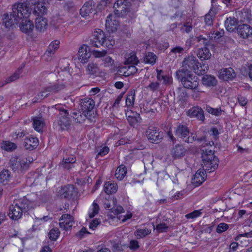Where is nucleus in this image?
<instances>
[{"label": "nucleus", "instance_id": "16", "mask_svg": "<svg viewBox=\"0 0 252 252\" xmlns=\"http://www.w3.org/2000/svg\"><path fill=\"white\" fill-rule=\"evenodd\" d=\"M91 54L90 53V48L87 45H82L79 49L78 52V59L81 63H85L89 61Z\"/></svg>", "mask_w": 252, "mask_h": 252}, {"label": "nucleus", "instance_id": "2", "mask_svg": "<svg viewBox=\"0 0 252 252\" xmlns=\"http://www.w3.org/2000/svg\"><path fill=\"white\" fill-rule=\"evenodd\" d=\"M23 6V4H14L12 6V12L3 15L2 23L6 28H10L17 25L23 15L26 16L29 13V9Z\"/></svg>", "mask_w": 252, "mask_h": 252}, {"label": "nucleus", "instance_id": "46", "mask_svg": "<svg viewBox=\"0 0 252 252\" xmlns=\"http://www.w3.org/2000/svg\"><path fill=\"white\" fill-rule=\"evenodd\" d=\"M156 56L153 53H148L144 58V62L146 63L154 64L156 63Z\"/></svg>", "mask_w": 252, "mask_h": 252}, {"label": "nucleus", "instance_id": "29", "mask_svg": "<svg viewBox=\"0 0 252 252\" xmlns=\"http://www.w3.org/2000/svg\"><path fill=\"white\" fill-rule=\"evenodd\" d=\"M65 87V84L55 83L45 87L48 94L50 95L53 94L57 93Z\"/></svg>", "mask_w": 252, "mask_h": 252}, {"label": "nucleus", "instance_id": "35", "mask_svg": "<svg viewBox=\"0 0 252 252\" xmlns=\"http://www.w3.org/2000/svg\"><path fill=\"white\" fill-rule=\"evenodd\" d=\"M59 41L55 40L52 42L48 46L47 50H46L45 55L47 56L51 57L53 56L56 50H57L59 47Z\"/></svg>", "mask_w": 252, "mask_h": 252}, {"label": "nucleus", "instance_id": "20", "mask_svg": "<svg viewBox=\"0 0 252 252\" xmlns=\"http://www.w3.org/2000/svg\"><path fill=\"white\" fill-rule=\"evenodd\" d=\"M188 151L187 149L182 144H177L171 150V155L175 159L181 158L184 157Z\"/></svg>", "mask_w": 252, "mask_h": 252}, {"label": "nucleus", "instance_id": "26", "mask_svg": "<svg viewBox=\"0 0 252 252\" xmlns=\"http://www.w3.org/2000/svg\"><path fill=\"white\" fill-rule=\"evenodd\" d=\"M76 161V158L74 155H70L64 157L63 161L60 164V166L63 168L69 170L74 167V164Z\"/></svg>", "mask_w": 252, "mask_h": 252}, {"label": "nucleus", "instance_id": "44", "mask_svg": "<svg viewBox=\"0 0 252 252\" xmlns=\"http://www.w3.org/2000/svg\"><path fill=\"white\" fill-rule=\"evenodd\" d=\"M127 119L129 124L133 126L137 124L141 123L142 121V119L139 114H136L135 116H129Z\"/></svg>", "mask_w": 252, "mask_h": 252}, {"label": "nucleus", "instance_id": "14", "mask_svg": "<svg viewBox=\"0 0 252 252\" xmlns=\"http://www.w3.org/2000/svg\"><path fill=\"white\" fill-rule=\"evenodd\" d=\"M199 65V62L195 57L189 56L184 59L183 62V67L182 70L186 71H193L196 69L197 66Z\"/></svg>", "mask_w": 252, "mask_h": 252}, {"label": "nucleus", "instance_id": "51", "mask_svg": "<svg viewBox=\"0 0 252 252\" xmlns=\"http://www.w3.org/2000/svg\"><path fill=\"white\" fill-rule=\"evenodd\" d=\"M60 234V232L58 228H52L49 232V238L51 240L55 241L59 236Z\"/></svg>", "mask_w": 252, "mask_h": 252}, {"label": "nucleus", "instance_id": "11", "mask_svg": "<svg viewBox=\"0 0 252 252\" xmlns=\"http://www.w3.org/2000/svg\"><path fill=\"white\" fill-rule=\"evenodd\" d=\"M146 133L148 139L152 143H158L163 137V133L157 127H149Z\"/></svg>", "mask_w": 252, "mask_h": 252}, {"label": "nucleus", "instance_id": "45", "mask_svg": "<svg viewBox=\"0 0 252 252\" xmlns=\"http://www.w3.org/2000/svg\"><path fill=\"white\" fill-rule=\"evenodd\" d=\"M135 99V93L133 91H131L127 94L126 100V104L127 107H132L134 105Z\"/></svg>", "mask_w": 252, "mask_h": 252}, {"label": "nucleus", "instance_id": "58", "mask_svg": "<svg viewBox=\"0 0 252 252\" xmlns=\"http://www.w3.org/2000/svg\"><path fill=\"white\" fill-rule=\"evenodd\" d=\"M113 205V207L111 208L110 210L111 212L113 213L115 215H118L124 212V209L122 206H117L115 204Z\"/></svg>", "mask_w": 252, "mask_h": 252}, {"label": "nucleus", "instance_id": "4", "mask_svg": "<svg viewBox=\"0 0 252 252\" xmlns=\"http://www.w3.org/2000/svg\"><path fill=\"white\" fill-rule=\"evenodd\" d=\"M175 134L178 138L187 143H192L196 139V134L193 133L190 134L189 130L185 125H178L175 128Z\"/></svg>", "mask_w": 252, "mask_h": 252}, {"label": "nucleus", "instance_id": "8", "mask_svg": "<svg viewBox=\"0 0 252 252\" xmlns=\"http://www.w3.org/2000/svg\"><path fill=\"white\" fill-rule=\"evenodd\" d=\"M78 191L73 185H68L61 188L57 191L58 196L62 198L74 199L77 197Z\"/></svg>", "mask_w": 252, "mask_h": 252}, {"label": "nucleus", "instance_id": "53", "mask_svg": "<svg viewBox=\"0 0 252 252\" xmlns=\"http://www.w3.org/2000/svg\"><path fill=\"white\" fill-rule=\"evenodd\" d=\"M22 67L20 69H18L12 75L10 76L6 81L7 83L12 82L18 79L20 77V75L22 72Z\"/></svg>", "mask_w": 252, "mask_h": 252}, {"label": "nucleus", "instance_id": "52", "mask_svg": "<svg viewBox=\"0 0 252 252\" xmlns=\"http://www.w3.org/2000/svg\"><path fill=\"white\" fill-rule=\"evenodd\" d=\"M114 44L115 40L111 36H108L107 37H105L103 41V44L101 46L111 48Z\"/></svg>", "mask_w": 252, "mask_h": 252}, {"label": "nucleus", "instance_id": "40", "mask_svg": "<svg viewBox=\"0 0 252 252\" xmlns=\"http://www.w3.org/2000/svg\"><path fill=\"white\" fill-rule=\"evenodd\" d=\"M10 178V173L8 170H3L0 173V184H6Z\"/></svg>", "mask_w": 252, "mask_h": 252}, {"label": "nucleus", "instance_id": "56", "mask_svg": "<svg viewBox=\"0 0 252 252\" xmlns=\"http://www.w3.org/2000/svg\"><path fill=\"white\" fill-rule=\"evenodd\" d=\"M38 0H24L25 3H19V4H23L24 7L27 8L29 9V13L30 12V8L32 5L34 6L35 4L37 3Z\"/></svg>", "mask_w": 252, "mask_h": 252}, {"label": "nucleus", "instance_id": "22", "mask_svg": "<svg viewBox=\"0 0 252 252\" xmlns=\"http://www.w3.org/2000/svg\"><path fill=\"white\" fill-rule=\"evenodd\" d=\"M236 76V74L233 69L231 67L223 68L219 71V78L224 81L232 80Z\"/></svg>", "mask_w": 252, "mask_h": 252}, {"label": "nucleus", "instance_id": "5", "mask_svg": "<svg viewBox=\"0 0 252 252\" xmlns=\"http://www.w3.org/2000/svg\"><path fill=\"white\" fill-rule=\"evenodd\" d=\"M30 163V160L18 156L12 157L9 162L10 167L14 172H21L26 171Z\"/></svg>", "mask_w": 252, "mask_h": 252}, {"label": "nucleus", "instance_id": "43", "mask_svg": "<svg viewBox=\"0 0 252 252\" xmlns=\"http://www.w3.org/2000/svg\"><path fill=\"white\" fill-rule=\"evenodd\" d=\"M1 148L6 151H12L16 149V145L8 141H3L1 143Z\"/></svg>", "mask_w": 252, "mask_h": 252}, {"label": "nucleus", "instance_id": "6", "mask_svg": "<svg viewBox=\"0 0 252 252\" xmlns=\"http://www.w3.org/2000/svg\"><path fill=\"white\" fill-rule=\"evenodd\" d=\"M80 108L82 111L88 117V121L90 122L95 121V114L93 111L94 107V101L90 98L85 97L80 101Z\"/></svg>", "mask_w": 252, "mask_h": 252}, {"label": "nucleus", "instance_id": "57", "mask_svg": "<svg viewBox=\"0 0 252 252\" xmlns=\"http://www.w3.org/2000/svg\"><path fill=\"white\" fill-rule=\"evenodd\" d=\"M93 211H92V212H90L89 214V217L90 218H92L94 217L96 214H98L99 210V207L96 203L94 202V203L93 204Z\"/></svg>", "mask_w": 252, "mask_h": 252}, {"label": "nucleus", "instance_id": "36", "mask_svg": "<svg viewBox=\"0 0 252 252\" xmlns=\"http://www.w3.org/2000/svg\"><path fill=\"white\" fill-rule=\"evenodd\" d=\"M127 172L126 167L124 165H120L116 169L115 174V177L119 180L124 179Z\"/></svg>", "mask_w": 252, "mask_h": 252}, {"label": "nucleus", "instance_id": "27", "mask_svg": "<svg viewBox=\"0 0 252 252\" xmlns=\"http://www.w3.org/2000/svg\"><path fill=\"white\" fill-rule=\"evenodd\" d=\"M45 126L44 119L41 116H36L32 119V126L35 130L42 132Z\"/></svg>", "mask_w": 252, "mask_h": 252}, {"label": "nucleus", "instance_id": "15", "mask_svg": "<svg viewBox=\"0 0 252 252\" xmlns=\"http://www.w3.org/2000/svg\"><path fill=\"white\" fill-rule=\"evenodd\" d=\"M116 17H117L112 13L109 14L107 17L105 27L109 32H113L117 30L119 26V22Z\"/></svg>", "mask_w": 252, "mask_h": 252}, {"label": "nucleus", "instance_id": "64", "mask_svg": "<svg viewBox=\"0 0 252 252\" xmlns=\"http://www.w3.org/2000/svg\"><path fill=\"white\" fill-rule=\"evenodd\" d=\"M168 226L165 223H160L156 226V229L159 233L167 231Z\"/></svg>", "mask_w": 252, "mask_h": 252}, {"label": "nucleus", "instance_id": "17", "mask_svg": "<svg viewBox=\"0 0 252 252\" xmlns=\"http://www.w3.org/2000/svg\"><path fill=\"white\" fill-rule=\"evenodd\" d=\"M47 5L44 2H38L33 7V14L37 17H45L48 12Z\"/></svg>", "mask_w": 252, "mask_h": 252}, {"label": "nucleus", "instance_id": "32", "mask_svg": "<svg viewBox=\"0 0 252 252\" xmlns=\"http://www.w3.org/2000/svg\"><path fill=\"white\" fill-rule=\"evenodd\" d=\"M226 29L229 32H232L236 29L238 24L237 20L234 17H228L225 21Z\"/></svg>", "mask_w": 252, "mask_h": 252}, {"label": "nucleus", "instance_id": "38", "mask_svg": "<svg viewBox=\"0 0 252 252\" xmlns=\"http://www.w3.org/2000/svg\"><path fill=\"white\" fill-rule=\"evenodd\" d=\"M211 56L209 50L207 48L200 49L197 54L198 57L201 60H208Z\"/></svg>", "mask_w": 252, "mask_h": 252}, {"label": "nucleus", "instance_id": "10", "mask_svg": "<svg viewBox=\"0 0 252 252\" xmlns=\"http://www.w3.org/2000/svg\"><path fill=\"white\" fill-rule=\"evenodd\" d=\"M204 168L205 170L209 173L214 171L218 167V158L214 155L204 156L203 158Z\"/></svg>", "mask_w": 252, "mask_h": 252}, {"label": "nucleus", "instance_id": "50", "mask_svg": "<svg viewBox=\"0 0 252 252\" xmlns=\"http://www.w3.org/2000/svg\"><path fill=\"white\" fill-rule=\"evenodd\" d=\"M240 14V21L242 22H249L251 19L252 14L250 11L243 10Z\"/></svg>", "mask_w": 252, "mask_h": 252}, {"label": "nucleus", "instance_id": "62", "mask_svg": "<svg viewBox=\"0 0 252 252\" xmlns=\"http://www.w3.org/2000/svg\"><path fill=\"white\" fill-rule=\"evenodd\" d=\"M100 224V221H99L98 219H93L89 222V228L92 230H95Z\"/></svg>", "mask_w": 252, "mask_h": 252}, {"label": "nucleus", "instance_id": "24", "mask_svg": "<svg viewBox=\"0 0 252 252\" xmlns=\"http://www.w3.org/2000/svg\"><path fill=\"white\" fill-rule=\"evenodd\" d=\"M204 169H199L195 173L192 179V184L195 187L200 186L206 180V172Z\"/></svg>", "mask_w": 252, "mask_h": 252}, {"label": "nucleus", "instance_id": "49", "mask_svg": "<svg viewBox=\"0 0 252 252\" xmlns=\"http://www.w3.org/2000/svg\"><path fill=\"white\" fill-rule=\"evenodd\" d=\"M205 109L209 113L216 116L220 115L222 111L220 108H214L208 105H206Z\"/></svg>", "mask_w": 252, "mask_h": 252}, {"label": "nucleus", "instance_id": "39", "mask_svg": "<svg viewBox=\"0 0 252 252\" xmlns=\"http://www.w3.org/2000/svg\"><path fill=\"white\" fill-rule=\"evenodd\" d=\"M86 71L89 74L95 75L99 72V68L96 63H90L87 65Z\"/></svg>", "mask_w": 252, "mask_h": 252}, {"label": "nucleus", "instance_id": "61", "mask_svg": "<svg viewBox=\"0 0 252 252\" xmlns=\"http://www.w3.org/2000/svg\"><path fill=\"white\" fill-rule=\"evenodd\" d=\"M228 228V225L225 223H220L217 228L216 231L218 233H221L225 231Z\"/></svg>", "mask_w": 252, "mask_h": 252}, {"label": "nucleus", "instance_id": "54", "mask_svg": "<svg viewBox=\"0 0 252 252\" xmlns=\"http://www.w3.org/2000/svg\"><path fill=\"white\" fill-rule=\"evenodd\" d=\"M151 231L147 228L139 229L136 231V236L139 238H143L149 234Z\"/></svg>", "mask_w": 252, "mask_h": 252}, {"label": "nucleus", "instance_id": "28", "mask_svg": "<svg viewBox=\"0 0 252 252\" xmlns=\"http://www.w3.org/2000/svg\"><path fill=\"white\" fill-rule=\"evenodd\" d=\"M65 87V84L55 83L45 87L48 94L50 95L53 94L57 93Z\"/></svg>", "mask_w": 252, "mask_h": 252}, {"label": "nucleus", "instance_id": "7", "mask_svg": "<svg viewBox=\"0 0 252 252\" xmlns=\"http://www.w3.org/2000/svg\"><path fill=\"white\" fill-rule=\"evenodd\" d=\"M57 109L60 110V114L55 125H57L59 128L62 130L68 129L71 124L70 119L68 117V113L67 110L60 108V106Z\"/></svg>", "mask_w": 252, "mask_h": 252}, {"label": "nucleus", "instance_id": "18", "mask_svg": "<svg viewBox=\"0 0 252 252\" xmlns=\"http://www.w3.org/2000/svg\"><path fill=\"white\" fill-rule=\"evenodd\" d=\"M29 13L27 14L26 16L22 17L21 19V23L20 25L21 31L25 33H30L33 30L34 26L32 22L27 19Z\"/></svg>", "mask_w": 252, "mask_h": 252}, {"label": "nucleus", "instance_id": "55", "mask_svg": "<svg viewBox=\"0 0 252 252\" xmlns=\"http://www.w3.org/2000/svg\"><path fill=\"white\" fill-rule=\"evenodd\" d=\"M136 16V14L135 12L133 10H130V8H129L127 10H126V14L123 17L126 18L128 21H129L135 18Z\"/></svg>", "mask_w": 252, "mask_h": 252}, {"label": "nucleus", "instance_id": "21", "mask_svg": "<svg viewBox=\"0 0 252 252\" xmlns=\"http://www.w3.org/2000/svg\"><path fill=\"white\" fill-rule=\"evenodd\" d=\"M95 2L93 0H89L85 3L80 10L82 17H85L94 11Z\"/></svg>", "mask_w": 252, "mask_h": 252}, {"label": "nucleus", "instance_id": "48", "mask_svg": "<svg viewBox=\"0 0 252 252\" xmlns=\"http://www.w3.org/2000/svg\"><path fill=\"white\" fill-rule=\"evenodd\" d=\"M224 34V31L221 30L220 31L213 30L209 33V37L211 39H217L222 37Z\"/></svg>", "mask_w": 252, "mask_h": 252}, {"label": "nucleus", "instance_id": "9", "mask_svg": "<svg viewBox=\"0 0 252 252\" xmlns=\"http://www.w3.org/2000/svg\"><path fill=\"white\" fill-rule=\"evenodd\" d=\"M130 3L128 0H117L114 4V14L117 17H124L126 10L130 8Z\"/></svg>", "mask_w": 252, "mask_h": 252}, {"label": "nucleus", "instance_id": "37", "mask_svg": "<svg viewBox=\"0 0 252 252\" xmlns=\"http://www.w3.org/2000/svg\"><path fill=\"white\" fill-rule=\"evenodd\" d=\"M49 96L48 92L45 88L39 92L32 99V102L33 103H38L41 102L45 98Z\"/></svg>", "mask_w": 252, "mask_h": 252}, {"label": "nucleus", "instance_id": "23", "mask_svg": "<svg viewBox=\"0 0 252 252\" xmlns=\"http://www.w3.org/2000/svg\"><path fill=\"white\" fill-rule=\"evenodd\" d=\"M188 115L191 118H196L199 121L203 122L205 120L204 111L198 106L193 107L188 111Z\"/></svg>", "mask_w": 252, "mask_h": 252}, {"label": "nucleus", "instance_id": "3", "mask_svg": "<svg viewBox=\"0 0 252 252\" xmlns=\"http://www.w3.org/2000/svg\"><path fill=\"white\" fill-rule=\"evenodd\" d=\"M176 77L179 80L183 86L186 89L193 91L196 97L200 93L204 91L198 87L199 82L198 78L193 75L190 71L179 70L176 72Z\"/></svg>", "mask_w": 252, "mask_h": 252}, {"label": "nucleus", "instance_id": "34", "mask_svg": "<svg viewBox=\"0 0 252 252\" xmlns=\"http://www.w3.org/2000/svg\"><path fill=\"white\" fill-rule=\"evenodd\" d=\"M118 189V186L116 183L111 182H107L104 185V191L107 194L115 193Z\"/></svg>", "mask_w": 252, "mask_h": 252}, {"label": "nucleus", "instance_id": "47", "mask_svg": "<svg viewBox=\"0 0 252 252\" xmlns=\"http://www.w3.org/2000/svg\"><path fill=\"white\" fill-rule=\"evenodd\" d=\"M214 15V10H212V9H211L209 12L205 16L204 21L206 25L211 26L213 24V16Z\"/></svg>", "mask_w": 252, "mask_h": 252}, {"label": "nucleus", "instance_id": "41", "mask_svg": "<svg viewBox=\"0 0 252 252\" xmlns=\"http://www.w3.org/2000/svg\"><path fill=\"white\" fill-rule=\"evenodd\" d=\"M208 65L207 64L199 63V65H197L196 69H194V73L198 75H202L205 74L208 70Z\"/></svg>", "mask_w": 252, "mask_h": 252}, {"label": "nucleus", "instance_id": "31", "mask_svg": "<svg viewBox=\"0 0 252 252\" xmlns=\"http://www.w3.org/2000/svg\"><path fill=\"white\" fill-rule=\"evenodd\" d=\"M202 84L207 87H214L217 85V80L213 75H205L202 79Z\"/></svg>", "mask_w": 252, "mask_h": 252}, {"label": "nucleus", "instance_id": "33", "mask_svg": "<svg viewBox=\"0 0 252 252\" xmlns=\"http://www.w3.org/2000/svg\"><path fill=\"white\" fill-rule=\"evenodd\" d=\"M72 117L76 123H82L86 119L88 120V117L87 116V114L83 112L81 113L80 112L77 110H75L73 112Z\"/></svg>", "mask_w": 252, "mask_h": 252}, {"label": "nucleus", "instance_id": "63", "mask_svg": "<svg viewBox=\"0 0 252 252\" xmlns=\"http://www.w3.org/2000/svg\"><path fill=\"white\" fill-rule=\"evenodd\" d=\"M192 24L190 22L185 23L183 25V26L181 28V30L183 32H186L187 33L190 32L192 31Z\"/></svg>", "mask_w": 252, "mask_h": 252}, {"label": "nucleus", "instance_id": "13", "mask_svg": "<svg viewBox=\"0 0 252 252\" xmlns=\"http://www.w3.org/2000/svg\"><path fill=\"white\" fill-rule=\"evenodd\" d=\"M74 223L73 217L69 214H66L62 216L60 219L59 225L61 229L68 230L72 227Z\"/></svg>", "mask_w": 252, "mask_h": 252}, {"label": "nucleus", "instance_id": "1", "mask_svg": "<svg viewBox=\"0 0 252 252\" xmlns=\"http://www.w3.org/2000/svg\"><path fill=\"white\" fill-rule=\"evenodd\" d=\"M39 201L37 194L34 193L28 198L24 197L18 203L10 206L8 215L11 219L17 220L21 218L23 213L27 212L38 206Z\"/></svg>", "mask_w": 252, "mask_h": 252}, {"label": "nucleus", "instance_id": "59", "mask_svg": "<svg viewBox=\"0 0 252 252\" xmlns=\"http://www.w3.org/2000/svg\"><path fill=\"white\" fill-rule=\"evenodd\" d=\"M202 213L200 210H194L191 213L185 215V217L188 219H194L201 215Z\"/></svg>", "mask_w": 252, "mask_h": 252}, {"label": "nucleus", "instance_id": "19", "mask_svg": "<svg viewBox=\"0 0 252 252\" xmlns=\"http://www.w3.org/2000/svg\"><path fill=\"white\" fill-rule=\"evenodd\" d=\"M237 30L238 34L243 38H248L252 35V27L248 24L239 25Z\"/></svg>", "mask_w": 252, "mask_h": 252}, {"label": "nucleus", "instance_id": "60", "mask_svg": "<svg viewBox=\"0 0 252 252\" xmlns=\"http://www.w3.org/2000/svg\"><path fill=\"white\" fill-rule=\"evenodd\" d=\"M125 66H121L119 68L117 73L120 75L124 76H128L127 64Z\"/></svg>", "mask_w": 252, "mask_h": 252}, {"label": "nucleus", "instance_id": "25", "mask_svg": "<svg viewBox=\"0 0 252 252\" xmlns=\"http://www.w3.org/2000/svg\"><path fill=\"white\" fill-rule=\"evenodd\" d=\"M38 145V140L37 138L31 135L27 136L24 141L23 146L29 150H32Z\"/></svg>", "mask_w": 252, "mask_h": 252}, {"label": "nucleus", "instance_id": "12", "mask_svg": "<svg viewBox=\"0 0 252 252\" xmlns=\"http://www.w3.org/2000/svg\"><path fill=\"white\" fill-rule=\"evenodd\" d=\"M105 37L104 32L100 29H97L93 32L90 44L92 47H100L103 44Z\"/></svg>", "mask_w": 252, "mask_h": 252}, {"label": "nucleus", "instance_id": "30", "mask_svg": "<svg viewBox=\"0 0 252 252\" xmlns=\"http://www.w3.org/2000/svg\"><path fill=\"white\" fill-rule=\"evenodd\" d=\"M48 26L47 19L45 17H36L35 20V27L42 32L45 30Z\"/></svg>", "mask_w": 252, "mask_h": 252}, {"label": "nucleus", "instance_id": "42", "mask_svg": "<svg viewBox=\"0 0 252 252\" xmlns=\"http://www.w3.org/2000/svg\"><path fill=\"white\" fill-rule=\"evenodd\" d=\"M138 63L139 60L134 52L129 54L125 61V63L127 64H132L135 65L137 64Z\"/></svg>", "mask_w": 252, "mask_h": 252}]
</instances>
